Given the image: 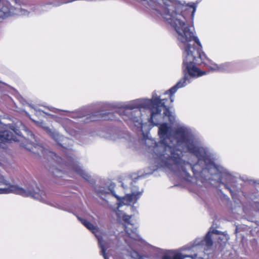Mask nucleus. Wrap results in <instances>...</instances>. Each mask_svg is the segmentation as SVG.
<instances>
[{"mask_svg":"<svg viewBox=\"0 0 259 259\" xmlns=\"http://www.w3.org/2000/svg\"><path fill=\"white\" fill-rule=\"evenodd\" d=\"M32 151L34 153H36L38 154H40V153L42 154H44L47 152V150H45L43 147L38 146L37 147L35 146L34 148H32Z\"/></svg>","mask_w":259,"mask_h":259,"instance_id":"ddd939ff","label":"nucleus"},{"mask_svg":"<svg viewBox=\"0 0 259 259\" xmlns=\"http://www.w3.org/2000/svg\"><path fill=\"white\" fill-rule=\"evenodd\" d=\"M159 142L154 143L153 147V156L156 162L161 166L166 167L175 172L183 171L185 172L182 161V150L180 147H186L187 150L194 154L198 159V163H204L205 167L211 175L221 174L222 179L225 178L230 183L233 179L223 168L220 169L213 163L206 150L201 146L199 142L184 127H179L173 130L167 123L159 126Z\"/></svg>","mask_w":259,"mask_h":259,"instance_id":"f257e3e1","label":"nucleus"},{"mask_svg":"<svg viewBox=\"0 0 259 259\" xmlns=\"http://www.w3.org/2000/svg\"><path fill=\"white\" fill-rule=\"evenodd\" d=\"M125 241H126V242H127V241H128V240H127V239H125Z\"/></svg>","mask_w":259,"mask_h":259,"instance_id":"412c9836","label":"nucleus"},{"mask_svg":"<svg viewBox=\"0 0 259 259\" xmlns=\"http://www.w3.org/2000/svg\"><path fill=\"white\" fill-rule=\"evenodd\" d=\"M224 66H220V65L213 64L210 66V69L214 71L220 72V70H222Z\"/></svg>","mask_w":259,"mask_h":259,"instance_id":"2eb2a0df","label":"nucleus"},{"mask_svg":"<svg viewBox=\"0 0 259 259\" xmlns=\"http://www.w3.org/2000/svg\"><path fill=\"white\" fill-rule=\"evenodd\" d=\"M19 135V131L14 128L5 131L0 134V144L8 141H18L17 136Z\"/></svg>","mask_w":259,"mask_h":259,"instance_id":"0eeeda50","label":"nucleus"},{"mask_svg":"<svg viewBox=\"0 0 259 259\" xmlns=\"http://www.w3.org/2000/svg\"><path fill=\"white\" fill-rule=\"evenodd\" d=\"M220 66H225L222 70H220V72H229L232 70V65L230 63H225L221 64Z\"/></svg>","mask_w":259,"mask_h":259,"instance_id":"f8f14e48","label":"nucleus"},{"mask_svg":"<svg viewBox=\"0 0 259 259\" xmlns=\"http://www.w3.org/2000/svg\"><path fill=\"white\" fill-rule=\"evenodd\" d=\"M131 255L133 258L142 259L140 257V255L138 253L135 251H133L131 253Z\"/></svg>","mask_w":259,"mask_h":259,"instance_id":"a211bd4d","label":"nucleus"},{"mask_svg":"<svg viewBox=\"0 0 259 259\" xmlns=\"http://www.w3.org/2000/svg\"><path fill=\"white\" fill-rule=\"evenodd\" d=\"M10 193L40 200L43 192L37 187L34 190L31 187L22 188L17 185H11L3 177H0V194Z\"/></svg>","mask_w":259,"mask_h":259,"instance_id":"7ed1b4c3","label":"nucleus"},{"mask_svg":"<svg viewBox=\"0 0 259 259\" xmlns=\"http://www.w3.org/2000/svg\"><path fill=\"white\" fill-rule=\"evenodd\" d=\"M116 214L117 218L119 220L122 219V218H123L122 216H123V215H124V212H123L122 211H121L118 209L116 210Z\"/></svg>","mask_w":259,"mask_h":259,"instance_id":"f3484780","label":"nucleus"},{"mask_svg":"<svg viewBox=\"0 0 259 259\" xmlns=\"http://www.w3.org/2000/svg\"><path fill=\"white\" fill-rule=\"evenodd\" d=\"M211 235L212 233L209 231L206 234L203 239L197 238L194 241V245L195 246H205L207 248L206 249H208L213 244Z\"/></svg>","mask_w":259,"mask_h":259,"instance_id":"6e6552de","label":"nucleus"},{"mask_svg":"<svg viewBox=\"0 0 259 259\" xmlns=\"http://www.w3.org/2000/svg\"><path fill=\"white\" fill-rule=\"evenodd\" d=\"M123 217V218H122V220L124 221L126 223H128L129 222H130V220L131 219V216L130 215H127V214H125L124 213V215Z\"/></svg>","mask_w":259,"mask_h":259,"instance_id":"6ab92c4d","label":"nucleus"},{"mask_svg":"<svg viewBox=\"0 0 259 259\" xmlns=\"http://www.w3.org/2000/svg\"><path fill=\"white\" fill-rule=\"evenodd\" d=\"M134 181L130 177H125L122 182V186L123 187H127L128 185H132L133 184ZM135 183V181H134Z\"/></svg>","mask_w":259,"mask_h":259,"instance_id":"9b49d317","label":"nucleus"},{"mask_svg":"<svg viewBox=\"0 0 259 259\" xmlns=\"http://www.w3.org/2000/svg\"><path fill=\"white\" fill-rule=\"evenodd\" d=\"M195 9H194L193 10L192 12V17H193V15H194V12H195Z\"/></svg>","mask_w":259,"mask_h":259,"instance_id":"aec40b11","label":"nucleus"},{"mask_svg":"<svg viewBox=\"0 0 259 259\" xmlns=\"http://www.w3.org/2000/svg\"><path fill=\"white\" fill-rule=\"evenodd\" d=\"M47 133L55 141H56L59 144L62 145V146L64 143H61L62 141H67L68 139L66 138H64L59 135L58 133H57L55 131H52L50 129L47 130Z\"/></svg>","mask_w":259,"mask_h":259,"instance_id":"1a4fd4ad","label":"nucleus"},{"mask_svg":"<svg viewBox=\"0 0 259 259\" xmlns=\"http://www.w3.org/2000/svg\"><path fill=\"white\" fill-rule=\"evenodd\" d=\"M78 220L89 230L95 234L96 238L98 239V244L100 248L101 249V254L104 256V259H107L106 254V250L107 246L105 243L104 242L103 238L105 236V233L101 231L98 228L94 226L92 223L88 222L84 219L78 217Z\"/></svg>","mask_w":259,"mask_h":259,"instance_id":"39448f33","label":"nucleus"},{"mask_svg":"<svg viewBox=\"0 0 259 259\" xmlns=\"http://www.w3.org/2000/svg\"><path fill=\"white\" fill-rule=\"evenodd\" d=\"M164 104L158 97L153 95L152 100L138 99L129 103L124 106L121 115L124 120H131L137 123V126L142 127L140 109L148 108L151 111L150 120L154 125H159L160 119L164 116L167 117L168 120L172 122L175 118Z\"/></svg>","mask_w":259,"mask_h":259,"instance_id":"f03ea898","label":"nucleus"},{"mask_svg":"<svg viewBox=\"0 0 259 259\" xmlns=\"http://www.w3.org/2000/svg\"><path fill=\"white\" fill-rule=\"evenodd\" d=\"M186 257H190L192 259H196L198 257L202 259L203 256L197 253L193 255H184L180 250H168L164 254L162 259H184Z\"/></svg>","mask_w":259,"mask_h":259,"instance_id":"423d86ee","label":"nucleus"},{"mask_svg":"<svg viewBox=\"0 0 259 259\" xmlns=\"http://www.w3.org/2000/svg\"><path fill=\"white\" fill-rule=\"evenodd\" d=\"M73 169L79 175L82 176L87 181H89L90 176L84 171L80 166L75 165L73 167Z\"/></svg>","mask_w":259,"mask_h":259,"instance_id":"9d476101","label":"nucleus"},{"mask_svg":"<svg viewBox=\"0 0 259 259\" xmlns=\"http://www.w3.org/2000/svg\"><path fill=\"white\" fill-rule=\"evenodd\" d=\"M49 170L56 177L60 176L59 174L61 173V171L58 168L54 167V166L51 167L49 169Z\"/></svg>","mask_w":259,"mask_h":259,"instance_id":"4468645a","label":"nucleus"},{"mask_svg":"<svg viewBox=\"0 0 259 259\" xmlns=\"http://www.w3.org/2000/svg\"><path fill=\"white\" fill-rule=\"evenodd\" d=\"M125 231L126 233L128 234V237L131 239H133L134 240H137L138 239V236L137 235V234L134 232L131 233L129 232V230L127 227L125 228Z\"/></svg>","mask_w":259,"mask_h":259,"instance_id":"dca6fc26","label":"nucleus"},{"mask_svg":"<svg viewBox=\"0 0 259 259\" xmlns=\"http://www.w3.org/2000/svg\"><path fill=\"white\" fill-rule=\"evenodd\" d=\"M170 100L171 102H173V100L171 98L170 99Z\"/></svg>","mask_w":259,"mask_h":259,"instance_id":"4be33fe9","label":"nucleus"},{"mask_svg":"<svg viewBox=\"0 0 259 259\" xmlns=\"http://www.w3.org/2000/svg\"><path fill=\"white\" fill-rule=\"evenodd\" d=\"M138 189L137 186L132 185L131 187L132 194H127L122 198H120L115 195L113 191L109 189H105V188H99L97 190V192L101 196L103 194H109V191H111V193L119 200L120 205H130L132 203L134 204L136 202L143 192V190L138 191Z\"/></svg>","mask_w":259,"mask_h":259,"instance_id":"20e7f679","label":"nucleus"}]
</instances>
